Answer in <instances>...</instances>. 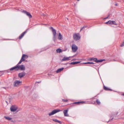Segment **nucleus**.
Listing matches in <instances>:
<instances>
[{"label": "nucleus", "instance_id": "nucleus-14", "mask_svg": "<svg viewBox=\"0 0 124 124\" xmlns=\"http://www.w3.org/2000/svg\"><path fill=\"white\" fill-rule=\"evenodd\" d=\"M68 110H64L63 111V113L64 114V116H69V115L68 114Z\"/></svg>", "mask_w": 124, "mask_h": 124}, {"label": "nucleus", "instance_id": "nucleus-27", "mask_svg": "<svg viewBox=\"0 0 124 124\" xmlns=\"http://www.w3.org/2000/svg\"><path fill=\"white\" fill-rule=\"evenodd\" d=\"M84 63L86 64H93L94 63L92 62H87Z\"/></svg>", "mask_w": 124, "mask_h": 124}, {"label": "nucleus", "instance_id": "nucleus-26", "mask_svg": "<svg viewBox=\"0 0 124 124\" xmlns=\"http://www.w3.org/2000/svg\"><path fill=\"white\" fill-rule=\"evenodd\" d=\"M104 89L106 90H110L108 88L106 87L105 86H104L103 87Z\"/></svg>", "mask_w": 124, "mask_h": 124}, {"label": "nucleus", "instance_id": "nucleus-15", "mask_svg": "<svg viewBox=\"0 0 124 124\" xmlns=\"http://www.w3.org/2000/svg\"><path fill=\"white\" fill-rule=\"evenodd\" d=\"M70 57H64L62 59V61H69L70 60V59H69V58Z\"/></svg>", "mask_w": 124, "mask_h": 124}, {"label": "nucleus", "instance_id": "nucleus-10", "mask_svg": "<svg viewBox=\"0 0 124 124\" xmlns=\"http://www.w3.org/2000/svg\"><path fill=\"white\" fill-rule=\"evenodd\" d=\"M10 71L14 70L15 71H17L18 70V65H17L16 66L12 67L10 69Z\"/></svg>", "mask_w": 124, "mask_h": 124}, {"label": "nucleus", "instance_id": "nucleus-32", "mask_svg": "<svg viewBox=\"0 0 124 124\" xmlns=\"http://www.w3.org/2000/svg\"><path fill=\"white\" fill-rule=\"evenodd\" d=\"M115 5L116 6H117V4H115Z\"/></svg>", "mask_w": 124, "mask_h": 124}, {"label": "nucleus", "instance_id": "nucleus-9", "mask_svg": "<svg viewBox=\"0 0 124 124\" xmlns=\"http://www.w3.org/2000/svg\"><path fill=\"white\" fill-rule=\"evenodd\" d=\"M18 70H25V67L23 65H18Z\"/></svg>", "mask_w": 124, "mask_h": 124}, {"label": "nucleus", "instance_id": "nucleus-31", "mask_svg": "<svg viewBox=\"0 0 124 124\" xmlns=\"http://www.w3.org/2000/svg\"><path fill=\"white\" fill-rule=\"evenodd\" d=\"M94 58H90V59H89V60L90 61H92V60H93V59Z\"/></svg>", "mask_w": 124, "mask_h": 124}, {"label": "nucleus", "instance_id": "nucleus-25", "mask_svg": "<svg viewBox=\"0 0 124 124\" xmlns=\"http://www.w3.org/2000/svg\"><path fill=\"white\" fill-rule=\"evenodd\" d=\"M56 52L58 53H60L62 51V50L60 48H59L56 50Z\"/></svg>", "mask_w": 124, "mask_h": 124}, {"label": "nucleus", "instance_id": "nucleus-21", "mask_svg": "<svg viewBox=\"0 0 124 124\" xmlns=\"http://www.w3.org/2000/svg\"><path fill=\"white\" fill-rule=\"evenodd\" d=\"M53 120L55 122L58 123L60 124H62V122L61 121H59L56 119H53Z\"/></svg>", "mask_w": 124, "mask_h": 124}, {"label": "nucleus", "instance_id": "nucleus-2", "mask_svg": "<svg viewBox=\"0 0 124 124\" xmlns=\"http://www.w3.org/2000/svg\"><path fill=\"white\" fill-rule=\"evenodd\" d=\"M50 29H52V31L53 34V39L54 41H55L56 39V33L55 30L53 27H51L50 28Z\"/></svg>", "mask_w": 124, "mask_h": 124}, {"label": "nucleus", "instance_id": "nucleus-24", "mask_svg": "<svg viewBox=\"0 0 124 124\" xmlns=\"http://www.w3.org/2000/svg\"><path fill=\"white\" fill-rule=\"evenodd\" d=\"M23 57H22L20 60V61L18 64L17 65H19V64H20L22 62L25 61V60L23 59Z\"/></svg>", "mask_w": 124, "mask_h": 124}, {"label": "nucleus", "instance_id": "nucleus-16", "mask_svg": "<svg viewBox=\"0 0 124 124\" xmlns=\"http://www.w3.org/2000/svg\"><path fill=\"white\" fill-rule=\"evenodd\" d=\"M58 38L59 40H62L63 39L62 36L60 33H59V34Z\"/></svg>", "mask_w": 124, "mask_h": 124}, {"label": "nucleus", "instance_id": "nucleus-23", "mask_svg": "<svg viewBox=\"0 0 124 124\" xmlns=\"http://www.w3.org/2000/svg\"><path fill=\"white\" fill-rule=\"evenodd\" d=\"M80 62H71L70 63V64H76L79 63Z\"/></svg>", "mask_w": 124, "mask_h": 124}, {"label": "nucleus", "instance_id": "nucleus-1", "mask_svg": "<svg viewBox=\"0 0 124 124\" xmlns=\"http://www.w3.org/2000/svg\"><path fill=\"white\" fill-rule=\"evenodd\" d=\"M50 29H52V31L53 34V39L54 41H55L56 39V33L55 30L53 27H51L50 28Z\"/></svg>", "mask_w": 124, "mask_h": 124}, {"label": "nucleus", "instance_id": "nucleus-22", "mask_svg": "<svg viewBox=\"0 0 124 124\" xmlns=\"http://www.w3.org/2000/svg\"><path fill=\"white\" fill-rule=\"evenodd\" d=\"M4 118H5L6 119L8 120H11L12 119V118L8 116H4Z\"/></svg>", "mask_w": 124, "mask_h": 124}, {"label": "nucleus", "instance_id": "nucleus-30", "mask_svg": "<svg viewBox=\"0 0 124 124\" xmlns=\"http://www.w3.org/2000/svg\"><path fill=\"white\" fill-rule=\"evenodd\" d=\"M86 26H84L81 29L80 31L82 30L84 28H86Z\"/></svg>", "mask_w": 124, "mask_h": 124}, {"label": "nucleus", "instance_id": "nucleus-8", "mask_svg": "<svg viewBox=\"0 0 124 124\" xmlns=\"http://www.w3.org/2000/svg\"><path fill=\"white\" fill-rule=\"evenodd\" d=\"M72 48L73 51L74 52H76L78 49V47L75 44L72 45Z\"/></svg>", "mask_w": 124, "mask_h": 124}, {"label": "nucleus", "instance_id": "nucleus-20", "mask_svg": "<svg viewBox=\"0 0 124 124\" xmlns=\"http://www.w3.org/2000/svg\"><path fill=\"white\" fill-rule=\"evenodd\" d=\"M23 57V59L25 60V59H26L28 57V56L27 55H25V54H23L22 56V57Z\"/></svg>", "mask_w": 124, "mask_h": 124}, {"label": "nucleus", "instance_id": "nucleus-28", "mask_svg": "<svg viewBox=\"0 0 124 124\" xmlns=\"http://www.w3.org/2000/svg\"><path fill=\"white\" fill-rule=\"evenodd\" d=\"M112 21H108V22H106V24L109 23V24H112Z\"/></svg>", "mask_w": 124, "mask_h": 124}, {"label": "nucleus", "instance_id": "nucleus-18", "mask_svg": "<svg viewBox=\"0 0 124 124\" xmlns=\"http://www.w3.org/2000/svg\"><path fill=\"white\" fill-rule=\"evenodd\" d=\"M85 101H79L78 102H75L73 104H83L84 103Z\"/></svg>", "mask_w": 124, "mask_h": 124}, {"label": "nucleus", "instance_id": "nucleus-17", "mask_svg": "<svg viewBox=\"0 0 124 124\" xmlns=\"http://www.w3.org/2000/svg\"><path fill=\"white\" fill-rule=\"evenodd\" d=\"M91 103L93 104H97L98 105H99L100 103V101H92V102Z\"/></svg>", "mask_w": 124, "mask_h": 124}, {"label": "nucleus", "instance_id": "nucleus-35", "mask_svg": "<svg viewBox=\"0 0 124 124\" xmlns=\"http://www.w3.org/2000/svg\"><path fill=\"white\" fill-rule=\"evenodd\" d=\"M96 101H98V100H96Z\"/></svg>", "mask_w": 124, "mask_h": 124}, {"label": "nucleus", "instance_id": "nucleus-19", "mask_svg": "<svg viewBox=\"0 0 124 124\" xmlns=\"http://www.w3.org/2000/svg\"><path fill=\"white\" fill-rule=\"evenodd\" d=\"M64 69V68H62L59 69L57 70L56 71V72L57 73H59L62 70Z\"/></svg>", "mask_w": 124, "mask_h": 124}, {"label": "nucleus", "instance_id": "nucleus-5", "mask_svg": "<svg viewBox=\"0 0 124 124\" xmlns=\"http://www.w3.org/2000/svg\"><path fill=\"white\" fill-rule=\"evenodd\" d=\"M60 111H61V110L59 109L54 110L52 111V112L49 113L48 114V115L49 116H51Z\"/></svg>", "mask_w": 124, "mask_h": 124}, {"label": "nucleus", "instance_id": "nucleus-13", "mask_svg": "<svg viewBox=\"0 0 124 124\" xmlns=\"http://www.w3.org/2000/svg\"><path fill=\"white\" fill-rule=\"evenodd\" d=\"M27 31H25L23 32L21 35L19 37V39H21L24 36V35L27 32Z\"/></svg>", "mask_w": 124, "mask_h": 124}, {"label": "nucleus", "instance_id": "nucleus-37", "mask_svg": "<svg viewBox=\"0 0 124 124\" xmlns=\"http://www.w3.org/2000/svg\"><path fill=\"white\" fill-rule=\"evenodd\" d=\"M6 102H7V101H6Z\"/></svg>", "mask_w": 124, "mask_h": 124}, {"label": "nucleus", "instance_id": "nucleus-33", "mask_svg": "<svg viewBox=\"0 0 124 124\" xmlns=\"http://www.w3.org/2000/svg\"><path fill=\"white\" fill-rule=\"evenodd\" d=\"M62 101H67V100H63Z\"/></svg>", "mask_w": 124, "mask_h": 124}, {"label": "nucleus", "instance_id": "nucleus-34", "mask_svg": "<svg viewBox=\"0 0 124 124\" xmlns=\"http://www.w3.org/2000/svg\"><path fill=\"white\" fill-rule=\"evenodd\" d=\"M123 95V96H124V94H122Z\"/></svg>", "mask_w": 124, "mask_h": 124}, {"label": "nucleus", "instance_id": "nucleus-7", "mask_svg": "<svg viewBox=\"0 0 124 124\" xmlns=\"http://www.w3.org/2000/svg\"><path fill=\"white\" fill-rule=\"evenodd\" d=\"M21 82L20 81H19L16 80L15 81L14 83V86L15 87L18 86L20 85V83Z\"/></svg>", "mask_w": 124, "mask_h": 124}, {"label": "nucleus", "instance_id": "nucleus-12", "mask_svg": "<svg viewBox=\"0 0 124 124\" xmlns=\"http://www.w3.org/2000/svg\"><path fill=\"white\" fill-rule=\"evenodd\" d=\"M25 75V73L24 72H22L18 74L19 77L21 78L24 76Z\"/></svg>", "mask_w": 124, "mask_h": 124}, {"label": "nucleus", "instance_id": "nucleus-36", "mask_svg": "<svg viewBox=\"0 0 124 124\" xmlns=\"http://www.w3.org/2000/svg\"><path fill=\"white\" fill-rule=\"evenodd\" d=\"M78 1H79V0H77Z\"/></svg>", "mask_w": 124, "mask_h": 124}, {"label": "nucleus", "instance_id": "nucleus-6", "mask_svg": "<svg viewBox=\"0 0 124 124\" xmlns=\"http://www.w3.org/2000/svg\"><path fill=\"white\" fill-rule=\"evenodd\" d=\"M22 12L26 14L29 18H31L32 17V16L31 15L30 13L24 10L22 11Z\"/></svg>", "mask_w": 124, "mask_h": 124}, {"label": "nucleus", "instance_id": "nucleus-11", "mask_svg": "<svg viewBox=\"0 0 124 124\" xmlns=\"http://www.w3.org/2000/svg\"><path fill=\"white\" fill-rule=\"evenodd\" d=\"M93 59V60L95 62H101L105 60H104L102 59L98 60L96 58H94Z\"/></svg>", "mask_w": 124, "mask_h": 124}, {"label": "nucleus", "instance_id": "nucleus-3", "mask_svg": "<svg viewBox=\"0 0 124 124\" xmlns=\"http://www.w3.org/2000/svg\"><path fill=\"white\" fill-rule=\"evenodd\" d=\"M18 107L16 105H12L11 106L10 108V110L11 111L14 112L16 111Z\"/></svg>", "mask_w": 124, "mask_h": 124}, {"label": "nucleus", "instance_id": "nucleus-29", "mask_svg": "<svg viewBox=\"0 0 124 124\" xmlns=\"http://www.w3.org/2000/svg\"><path fill=\"white\" fill-rule=\"evenodd\" d=\"M112 24L117 25L116 24V22L115 21H112Z\"/></svg>", "mask_w": 124, "mask_h": 124}, {"label": "nucleus", "instance_id": "nucleus-4", "mask_svg": "<svg viewBox=\"0 0 124 124\" xmlns=\"http://www.w3.org/2000/svg\"><path fill=\"white\" fill-rule=\"evenodd\" d=\"M74 39L76 40H79L80 38V36L78 33L75 34L73 35Z\"/></svg>", "mask_w": 124, "mask_h": 124}]
</instances>
